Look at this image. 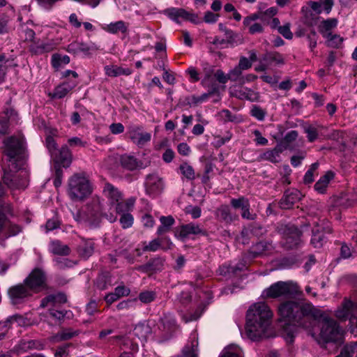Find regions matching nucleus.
I'll return each instance as SVG.
<instances>
[{
    "label": "nucleus",
    "instance_id": "f257e3e1",
    "mask_svg": "<svg viewBox=\"0 0 357 357\" xmlns=\"http://www.w3.org/2000/svg\"><path fill=\"white\" fill-rule=\"evenodd\" d=\"M4 146L8 165L3 167V182L11 189H24L28 185V174L23 169L26 158L24 138L11 137L4 141Z\"/></svg>",
    "mask_w": 357,
    "mask_h": 357
},
{
    "label": "nucleus",
    "instance_id": "f03ea898",
    "mask_svg": "<svg viewBox=\"0 0 357 357\" xmlns=\"http://www.w3.org/2000/svg\"><path fill=\"white\" fill-rule=\"evenodd\" d=\"M314 310L310 303H300L294 301H285L279 305V324L287 342L293 341L297 326L314 328L317 324Z\"/></svg>",
    "mask_w": 357,
    "mask_h": 357
},
{
    "label": "nucleus",
    "instance_id": "7ed1b4c3",
    "mask_svg": "<svg viewBox=\"0 0 357 357\" xmlns=\"http://www.w3.org/2000/svg\"><path fill=\"white\" fill-rule=\"evenodd\" d=\"M273 313L264 302L255 303L248 310L245 333L248 337L257 340L265 336Z\"/></svg>",
    "mask_w": 357,
    "mask_h": 357
},
{
    "label": "nucleus",
    "instance_id": "20e7f679",
    "mask_svg": "<svg viewBox=\"0 0 357 357\" xmlns=\"http://www.w3.org/2000/svg\"><path fill=\"white\" fill-rule=\"evenodd\" d=\"M104 210L100 199L96 198L87 204L84 209L76 213L74 218L78 222L95 228L100 226L105 213H107L103 212Z\"/></svg>",
    "mask_w": 357,
    "mask_h": 357
},
{
    "label": "nucleus",
    "instance_id": "39448f33",
    "mask_svg": "<svg viewBox=\"0 0 357 357\" xmlns=\"http://www.w3.org/2000/svg\"><path fill=\"white\" fill-rule=\"evenodd\" d=\"M317 324V323L316 324ZM317 325L310 327L309 333L315 337L318 342L322 341L323 342H339L342 340L343 331L340 328L337 322L329 318H324L319 324L321 327L319 338L315 337L316 333L314 331Z\"/></svg>",
    "mask_w": 357,
    "mask_h": 357
},
{
    "label": "nucleus",
    "instance_id": "423d86ee",
    "mask_svg": "<svg viewBox=\"0 0 357 357\" xmlns=\"http://www.w3.org/2000/svg\"><path fill=\"white\" fill-rule=\"evenodd\" d=\"M91 192V185L86 176L75 174L69 178L68 193L71 199L82 200Z\"/></svg>",
    "mask_w": 357,
    "mask_h": 357
},
{
    "label": "nucleus",
    "instance_id": "0eeeda50",
    "mask_svg": "<svg viewBox=\"0 0 357 357\" xmlns=\"http://www.w3.org/2000/svg\"><path fill=\"white\" fill-rule=\"evenodd\" d=\"M301 294L302 291L298 285L292 281L275 282L263 291L264 297L273 298Z\"/></svg>",
    "mask_w": 357,
    "mask_h": 357
},
{
    "label": "nucleus",
    "instance_id": "6e6552de",
    "mask_svg": "<svg viewBox=\"0 0 357 357\" xmlns=\"http://www.w3.org/2000/svg\"><path fill=\"white\" fill-rule=\"evenodd\" d=\"M33 295L23 282L11 286L8 289L10 303L17 307L29 301Z\"/></svg>",
    "mask_w": 357,
    "mask_h": 357
},
{
    "label": "nucleus",
    "instance_id": "1a4fd4ad",
    "mask_svg": "<svg viewBox=\"0 0 357 357\" xmlns=\"http://www.w3.org/2000/svg\"><path fill=\"white\" fill-rule=\"evenodd\" d=\"M46 275L40 268L33 269L24 280L23 283L33 294H36L46 287Z\"/></svg>",
    "mask_w": 357,
    "mask_h": 357
},
{
    "label": "nucleus",
    "instance_id": "9d476101",
    "mask_svg": "<svg viewBox=\"0 0 357 357\" xmlns=\"http://www.w3.org/2000/svg\"><path fill=\"white\" fill-rule=\"evenodd\" d=\"M135 199H129L126 202L119 201L110 206L109 210L113 211L109 213H105V218L110 222H114L117 220V214L122 215L123 213H129L135 204Z\"/></svg>",
    "mask_w": 357,
    "mask_h": 357
},
{
    "label": "nucleus",
    "instance_id": "9b49d317",
    "mask_svg": "<svg viewBox=\"0 0 357 357\" xmlns=\"http://www.w3.org/2000/svg\"><path fill=\"white\" fill-rule=\"evenodd\" d=\"M128 135L130 140L139 148L144 147L151 139V134L139 126L129 127Z\"/></svg>",
    "mask_w": 357,
    "mask_h": 357
},
{
    "label": "nucleus",
    "instance_id": "f8f14e48",
    "mask_svg": "<svg viewBox=\"0 0 357 357\" xmlns=\"http://www.w3.org/2000/svg\"><path fill=\"white\" fill-rule=\"evenodd\" d=\"M146 193L151 197L160 195L164 189L162 179L156 174H149L145 181Z\"/></svg>",
    "mask_w": 357,
    "mask_h": 357
},
{
    "label": "nucleus",
    "instance_id": "ddd939ff",
    "mask_svg": "<svg viewBox=\"0 0 357 357\" xmlns=\"http://www.w3.org/2000/svg\"><path fill=\"white\" fill-rule=\"evenodd\" d=\"M229 94L241 100H248L252 102L258 100L259 95L253 90L243 86L234 85L229 88Z\"/></svg>",
    "mask_w": 357,
    "mask_h": 357
},
{
    "label": "nucleus",
    "instance_id": "4468645a",
    "mask_svg": "<svg viewBox=\"0 0 357 357\" xmlns=\"http://www.w3.org/2000/svg\"><path fill=\"white\" fill-rule=\"evenodd\" d=\"M301 192L296 189L288 190L280 200L279 204L282 209L290 208L295 203L301 199Z\"/></svg>",
    "mask_w": 357,
    "mask_h": 357
},
{
    "label": "nucleus",
    "instance_id": "2eb2a0df",
    "mask_svg": "<svg viewBox=\"0 0 357 357\" xmlns=\"http://www.w3.org/2000/svg\"><path fill=\"white\" fill-rule=\"evenodd\" d=\"M301 231L295 227H290L284 234V245L287 248L292 249L298 246L301 242Z\"/></svg>",
    "mask_w": 357,
    "mask_h": 357
},
{
    "label": "nucleus",
    "instance_id": "dca6fc26",
    "mask_svg": "<svg viewBox=\"0 0 357 357\" xmlns=\"http://www.w3.org/2000/svg\"><path fill=\"white\" fill-rule=\"evenodd\" d=\"M355 304L350 300L344 299L342 305L336 310L335 317L342 321H345L347 319L350 320V317L353 314H356V311H354Z\"/></svg>",
    "mask_w": 357,
    "mask_h": 357
},
{
    "label": "nucleus",
    "instance_id": "f3484780",
    "mask_svg": "<svg viewBox=\"0 0 357 357\" xmlns=\"http://www.w3.org/2000/svg\"><path fill=\"white\" fill-rule=\"evenodd\" d=\"M95 251V243L92 239L81 238L77 247L79 256L85 259L89 258Z\"/></svg>",
    "mask_w": 357,
    "mask_h": 357
},
{
    "label": "nucleus",
    "instance_id": "a211bd4d",
    "mask_svg": "<svg viewBox=\"0 0 357 357\" xmlns=\"http://www.w3.org/2000/svg\"><path fill=\"white\" fill-rule=\"evenodd\" d=\"M179 237L182 239L189 237L190 235L205 234V231L197 224L189 223L182 225L178 231Z\"/></svg>",
    "mask_w": 357,
    "mask_h": 357
},
{
    "label": "nucleus",
    "instance_id": "6ab92c4d",
    "mask_svg": "<svg viewBox=\"0 0 357 357\" xmlns=\"http://www.w3.org/2000/svg\"><path fill=\"white\" fill-rule=\"evenodd\" d=\"M119 161L121 165L128 170H135L138 168H142L143 164L141 161L138 160L134 155L129 154H123L120 156Z\"/></svg>",
    "mask_w": 357,
    "mask_h": 357
},
{
    "label": "nucleus",
    "instance_id": "aec40b11",
    "mask_svg": "<svg viewBox=\"0 0 357 357\" xmlns=\"http://www.w3.org/2000/svg\"><path fill=\"white\" fill-rule=\"evenodd\" d=\"M56 162L63 167H68L72 162V153L68 147L65 145L58 149L57 155L52 156Z\"/></svg>",
    "mask_w": 357,
    "mask_h": 357
},
{
    "label": "nucleus",
    "instance_id": "412c9836",
    "mask_svg": "<svg viewBox=\"0 0 357 357\" xmlns=\"http://www.w3.org/2000/svg\"><path fill=\"white\" fill-rule=\"evenodd\" d=\"M215 214L220 221L225 223H231L238 218L237 215L231 213V209L227 205H221L217 208Z\"/></svg>",
    "mask_w": 357,
    "mask_h": 357
},
{
    "label": "nucleus",
    "instance_id": "4be33fe9",
    "mask_svg": "<svg viewBox=\"0 0 357 357\" xmlns=\"http://www.w3.org/2000/svg\"><path fill=\"white\" fill-rule=\"evenodd\" d=\"M102 28L106 32L112 34H116L118 33L126 34L128 31V24L122 20H119L111 22L109 24H105Z\"/></svg>",
    "mask_w": 357,
    "mask_h": 357
},
{
    "label": "nucleus",
    "instance_id": "5701e85b",
    "mask_svg": "<svg viewBox=\"0 0 357 357\" xmlns=\"http://www.w3.org/2000/svg\"><path fill=\"white\" fill-rule=\"evenodd\" d=\"M338 24V20L336 18H328L322 20L319 26L318 30L321 34L323 38L332 34L333 30H334Z\"/></svg>",
    "mask_w": 357,
    "mask_h": 357
},
{
    "label": "nucleus",
    "instance_id": "b1692460",
    "mask_svg": "<svg viewBox=\"0 0 357 357\" xmlns=\"http://www.w3.org/2000/svg\"><path fill=\"white\" fill-rule=\"evenodd\" d=\"M56 43L52 40L38 42L30 45V50L35 54H43L52 51Z\"/></svg>",
    "mask_w": 357,
    "mask_h": 357
},
{
    "label": "nucleus",
    "instance_id": "393cba45",
    "mask_svg": "<svg viewBox=\"0 0 357 357\" xmlns=\"http://www.w3.org/2000/svg\"><path fill=\"white\" fill-rule=\"evenodd\" d=\"M4 195V190L0 184V233L6 225V216L11 213V207L9 204L5 203L2 199Z\"/></svg>",
    "mask_w": 357,
    "mask_h": 357
},
{
    "label": "nucleus",
    "instance_id": "a878e982",
    "mask_svg": "<svg viewBox=\"0 0 357 357\" xmlns=\"http://www.w3.org/2000/svg\"><path fill=\"white\" fill-rule=\"evenodd\" d=\"M105 196L109 199L110 205L112 206L117 202L121 200L122 195L119 190L110 183H106L103 189Z\"/></svg>",
    "mask_w": 357,
    "mask_h": 357
},
{
    "label": "nucleus",
    "instance_id": "bb28decb",
    "mask_svg": "<svg viewBox=\"0 0 357 357\" xmlns=\"http://www.w3.org/2000/svg\"><path fill=\"white\" fill-rule=\"evenodd\" d=\"M77 82H66L56 86L53 93V98H62L65 97L77 85Z\"/></svg>",
    "mask_w": 357,
    "mask_h": 357
},
{
    "label": "nucleus",
    "instance_id": "cd10ccee",
    "mask_svg": "<svg viewBox=\"0 0 357 357\" xmlns=\"http://www.w3.org/2000/svg\"><path fill=\"white\" fill-rule=\"evenodd\" d=\"M6 119L0 120V134L5 135L7 133L8 130V121H17V115L15 111L9 108L4 112Z\"/></svg>",
    "mask_w": 357,
    "mask_h": 357
},
{
    "label": "nucleus",
    "instance_id": "c85d7f7f",
    "mask_svg": "<svg viewBox=\"0 0 357 357\" xmlns=\"http://www.w3.org/2000/svg\"><path fill=\"white\" fill-rule=\"evenodd\" d=\"M284 149L282 145L278 144L274 149L264 152L262 158L273 163L278 162L280 160V154Z\"/></svg>",
    "mask_w": 357,
    "mask_h": 357
},
{
    "label": "nucleus",
    "instance_id": "c756f323",
    "mask_svg": "<svg viewBox=\"0 0 357 357\" xmlns=\"http://www.w3.org/2000/svg\"><path fill=\"white\" fill-rule=\"evenodd\" d=\"M165 14L174 21H178V18L190 20V15L183 8H169L164 11Z\"/></svg>",
    "mask_w": 357,
    "mask_h": 357
},
{
    "label": "nucleus",
    "instance_id": "7c9ffc66",
    "mask_svg": "<svg viewBox=\"0 0 357 357\" xmlns=\"http://www.w3.org/2000/svg\"><path fill=\"white\" fill-rule=\"evenodd\" d=\"M333 177L334 174L332 172H327L315 183L314 190L320 194L325 193L329 182L333 178Z\"/></svg>",
    "mask_w": 357,
    "mask_h": 357
},
{
    "label": "nucleus",
    "instance_id": "2f4dec72",
    "mask_svg": "<svg viewBox=\"0 0 357 357\" xmlns=\"http://www.w3.org/2000/svg\"><path fill=\"white\" fill-rule=\"evenodd\" d=\"M105 74L109 77H118L122 75H129L131 70L129 68H123L117 66H106L105 67Z\"/></svg>",
    "mask_w": 357,
    "mask_h": 357
},
{
    "label": "nucleus",
    "instance_id": "473e14b6",
    "mask_svg": "<svg viewBox=\"0 0 357 357\" xmlns=\"http://www.w3.org/2000/svg\"><path fill=\"white\" fill-rule=\"evenodd\" d=\"M160 221L161 222V225L158 228L157 234L158 235H162L167 231H169L172 227V226L174 224L175 220L172 218V216H161L160 218Z\"/></svg>",
    "mask_w": 357,
    "mask_h": 357
},
{
    "label": "nucleus",
    "instance_id": "72a5a7b5",
    "mask_svg": "<svg viewBox=\"0 0 357 357\" xmlns=\"http://www.w3.org/2000/svg\"><path fill=\"white\" fill-rule=\"evenodd\" d=\"M50 250L53 254L58 255H68L70 253V248L59 241H54L50 243Z\"/></svg>",
    "mask_w": 357,
    "mask_h": 357
},
{
    "label": "nucleus",
    "instance_id": "f704fd0d",
    "mask_svg": "<svg viewBox=\"0 0 357 357\" xmlns=\"http://www.w3.org/2000/svg\"><path fill=\"white\" fill-rule=\"evenodd\" d=\"M317 227H319V225ZM324 232V231H320L319 228H314L312 229L311 243L314 248H321L323 245L325 241Z\"/></svg>",
    "mask_w": 357,
    "mask_h": 357
},
{
    "label": "nucleus",
    "instance_id": "c9c22d12",
    "mask_svg": "<svg viewBox=\"0 0 357 357\" xmlns=\"http://www.w3.org/2000/svg\"><path fill=\"white\" fill-rule=\"evenodd\" d=\"M79 334V331L73 330V328H63L54 336L55 341L68 340L77 336Z\"/></svg>",
    "mask_w": 357,
    "mask_h": 357
},
{
    "label": "nucleus",
    "instance_id": "e433bc0d",
    "mask_svg": "<svg viewBox=\"0 0 357 357\" xmlns=\"http://www.w3.org/2000/svg\"><path fill=\"white\" fill-rule=\"evenodd\" d=\"M90 50L89 47L82 43H72L70 45H68L67 51L69 53L77 54L79 52H83L84 54H86L89 53Z\"/></svg>",
    "mask_w": 357,
    "mask_h": 357
},
{
    "label": "nucleus",
    "instance_id": "4c0bfd02",
    "mask_svg": "<svg viewBox=\"0 0 357 357\" xmlns=\"http://www.w3.org/2000/svg\"><path fill=\"white\" fill-rule=\"evenodd\" d=\"M262 61L266 62L268 66L273 63H275L277 64L284 63V59L282 56L278 52L266 53L262 57Z\"/></svg>",
    "mask_w": 357,
    "mask_h": 357
},
{
    "label": "nucleus",
    "instance_id": "58836bf2",
    "mask_svg": "<svg viewBox=\"0 0 357 357\" xmlns=\"http://www.w3.org/2000/svg\"><path fill=\"white\" fill-rule=\"evenodd\" d=\"M243 351L236 345H229L225 348L220 357H242Z\"/></svg>",
    "mask_w": 357,
    "mask_h": 357
},
{
    "label": "nucleus",
    "instance_id": "ea45409f",
    "mask_svg": "<svg viewBox=\"0 0 357 357\" xmlns=\"http://www.w3.org/2000/svg\"><path fill=\"white\" fill-rule=\"evenodd\" d=\"M324 38L326 39V45L333 48H339L343 42V38L337 34L332 33L326 36Z\"/></svg>",
    "mask_w": 357,
    "mask_h": 357
},
{
    "label": "nucleus",
    "instance_id": "a19ab883",
    "mask_svg": "<svg viewBox=\"0 0 357 357\" xmlns=\"http://www.w3.org/2000/svg\"><path fill=\"white\" fill-rule=\"evenodd\" d=\"M271 245L264 242H259L252 247L251 253L254 257L266 253L271 248Z\"/></svg>",
    "mask_w": 357,
    "mask_h": 357
},
{
    "label": "nucleus",
    "instance_id": "79ce46f5",
    "mask_svg": "<svg viewBox=\"0 0 357 357\" xmlns=\"http://www.w3.org/2000/svg\"><path fill=\"white\" fill-rule=\"evenodd\" d=\"M142 250L144 252H155L161 248V240L160 238H155L150 241L149 243L143 242L142 243Z\"/></svg>",
    "mask_w": 357,
    "mask_h": 357
},
{
    "label": "nucleus",
    "instance_id": "37998d69",
    "mask_svg": "<svg viewBox=\"0 0 357 357\" xmlns=\"http://www.w3.org/2000/svg\"><path fill=\"white\" fill-rule=\"evenodd\" d=\"M133 332L139 339L144 340L150 333V328L146 324H139L135 327Z\"/></svg>",
    "mask_w": 357,
    "mask_h": 357
},
{
    "label": "nucleus",
    "instance_id": "c03bdc74",
    "mask_svg": "<svg viewBox=\"0 0 357 357\" xmlns=\"http://www.w3.org/2000/svg\"><path fill=\"white\" fill-rule=\"evenodd\" d=\"M179 169L182 175L188 180H193L195 178V171L191 165L187 162L181 164Z\"/></svg>",
    "mask_w": 357,
    "mask_h": 357
},
{
    "label": "nucleus",
    "instance_id": "a18cd8bd",
    "mask_svg": "<svg viewBox=\"0 0 357 357\" xmlns=\"http://www.w3.org/2000/svg\"><path fill=\"white\" fill-rule=\"evenodd\" d=\"M319 162H314L311 165L309 169L305 172L303 177V182L305 184H310L314 181V176L319 167Z\"/></svg>",
    "mask_w": 357,
    "mask_h": 357
},
{
    "label": "nucleus",
    "instance_id": "49530a36",
    "mask_svg": "<svg viewBox=\"0 0 357 357\" xmlns=\"http://www.w3.org/2000/svg\"><path fill=\"white\" fill-rule=\"evenodd\" d=\"M231 206L235 209L243 210L249 204V200L245 197H240L238 199L233 198L231 199Z\"/></svg>",
    "mask_w": 357,
    "mask_h": 357
},
{
    "label": "nucleus",
    "instance_id": "de8ad7c7",
    "mask_svg": "<svg viewBox=\"0 0 357 357\" xmlns=\"http://www.w3.org/2000/svg\"><path fill=\"white\" fill-rule=\"evenodd\" d=\"M306 38L308 41L309 48L310 49V51L313 52L317 47L319 36L317 32L314 29H312L306 34Z\"/></svg>",
    "mask_w": 357,
    "mask_h": 357
},
{
    "label": "nucleus",
    "instance_id": "09e8293b",
    "mask_svg": "<svg viewBox=\"0 0 357 357\" xmlns=\"http://www.w3.org/2000/svg\"><path fill=\"white\" fill-rule=\"evenodd\" d=\"M9 60L4 54H0V84L5 79V76L8 67Z\"/></svg>",
    "mask_w": 357,
    "mask_h": 357
},
{
    "label": "nucleus",
    "instance_id": "8fccbe9b",
    "mask_svg": "<svg viewBox=\"0 0 357 357\" xmlns=\"http://www.w3.org/2000/svg\"><path fill=\"white\" fill-rule=\"evenodd\" d=\"M46 146L52 157L57 155L58 149L54 139L52 136H47L45 139Z\"/></svg>",
    "mask_w": 357,
    "mask_h": 357
},
{
    "label": "nucleus",
    "instance_id": "3c124183",
    "mask_svg": "<svg viewBox=\"0 0 357 357\" xmlns=\"http://www.w3.org/2000/svg\"><path fill=\"white\" fill-rule=\"evenodd\" d=\"M155 298V294L152 291H142L139 294V299L144 303H149Z\"/></svg>",
    "mask_w": 357,
    "mask_h": 357
},
{
    "label": "nucleus",
    "instance_id": "603ef678",
    "mask_svg": "<svg viewBox=\"0 0 357 357\" xmlns=\"http://www.w3.org/2000/svg\"><path fill=\"white\" fill-rule=\"evenodd\" d=\"M133 220V217L130 213L122 214L119 220L121 227L123 229H127L132 227Z\"/></svg>",
    "mask_w": 357,
    "mask_h": 357
},
{
    "label": "nucleus",
    "instance_id": "864d4df0",
    "mask_svg": "<svg viewBox=\"0 0 357 357\" xmlns=\"http://www.w3.org/2000/svg\"><path fill=\"white\" fill-rule=\"evenodd\" d=\"M7 323L8 326L10 327V324L16 323L18 326H24L26 324V319L20 314H15L13 316L10 317L7 319V320L4 322Z\"/></svg>",
    "mask_w": 357,
    "mask_h": 357
},
{
    "label": "nucleus",
    "instance_id": "5fc2aeb1",
    "mask_svg": "<svg viewBox=\"0 0 357 357\" xmlns=\"http://www.w3.org/2000/svg\"><path fill=\"white\" fill-rule=\"evenodd\" d=\"M216 89L213 88L211 91H208V93H203L201 96H192V101L195 104H199L203 102H205L210 96H211L213 93H214L216 91Z\"/></svg>",
    "mask_w": 357,
    "mask_h": 357
},
{
    "label": "nucleus",
    "instance_id": "6e6d98bb",
    "mask_svg": "<svg viewBox=\"0 0 357 357\" xmlns=\"http://www.w3.org/2000/svg\"><path fill=\"white\" fill-rule=\"evenodd\" d=\"M265 112L259 106H253L251 109V115L259 121H263L265 118Z\"/></svg>",
    "mask_w": 357,
    "mask_h": 357
},
{
    "label": "nucleus",
    "instance_id": "4d7b16f0",
    "mask_svg": "<svg viewBox=\"0 0 357 357\" xmlns=\"http://www.w3.org/2000/svg\"><path fill=\"white\" fill-rule=\"evenodd\" d=\"M52 62L54 66L59 65L61 63L67 64L70 62V58L68 56H61L58 54H54L52 58Z\"/></svg>",
    "mask_w": 357,
    "mask_h": 357
},
{
    "label": "nucleus",
    "instance_id": "13d9d810",
    "mask_svg": "<svg viewBox=\"0 0 357 357\" xmlns=\"http://www.w3.org/2000/svg\"><path fill=\"white\" fill-rule=\"evenodd\" d=\"M356 345H347L345 346L342 350L341 351V353L340 355H338L337 357H351L352 355L354 353L355 347Z\"/></svg>",
    "mask_w": 357,
    "mask_h": 357
},
{
    "label": "nucleus",
    "instance_id": "bf43d9fd",
    "mask_svg": "<svg viewBox=\"0 0 357 357\" xmlns=\"http://www.w3.org/2000/svg\"><path fill=\"white\" fill-rule=\"evenodd\" d=\"M305 132L307 134L308 141L310 142H314L318 137V132L314 127L309 126L305 129Z\"/></svg>",
    "mask_w": 357,
    "mask_h": 357
},
{
    "label": "nucleus",
    "instance_id": "052dcab7",
    "mask_svg": "<svg viewBox=\"0 0 357 357\" xmlns=\"http://www.w3.org/2000/svg\"><path fill=\"white\" fill-rule=\"evenodd\" d=\"M185 212L190 214L193 219H197L201 216V208L198 206H189L185 208Z\"/></svg>",
    "mask_w": 357,
    "mask_h": 357
},
{
    "label": "nucleus",
    "instance_id": "680f3d73",
    "mask_svg": "<svg viewBox=\"0 0 357 357\" xmlns=\"http://www.w3.org/2000/svg\"><path fill=\"white\" fill-rule=\"evenodd\" d=\"M114 292L120 298L121 297L128 296L130 293V290L129 288L126 287L124 285H120L114 289Z\"/></svg>",
    "mask_w": 357,
    "mask_h": 357
},
{
    "label": "nucleus",
    "instance_id": "e2e57ef3",
    "mask_svg": "<svg viewBox=\"0 0 357 357\" xmlns=\"http://www.w3.org/2000/svg\"><path fill=\"white\" fill-rule=\"evenodd\" d=\"M68 144L70 147H84L86 142H83L79 137H73L68 139Z\"/></svg>",
    "mask_w": 357,
    "mask_h": 357
},
{
    "label": "nucleus",
    "instance_id": "0e129e2a",
    "mask_svg": "<svg viewBox=\"0 0 357 357\" xmlns=\"http://www.w3.org/2000/svg\"><path fill=\"white\" fill-rule=\"evenodd\" d=\"M247 26L248 27L249 33L251 34L259 33L264 31L263 26L257 22L250 23V25Z\"/></svg>",
    "mask_w": 357,
    "mask_h": 357
},
{
    "label": "nucleus",
    "instance_id": "69168bd1",
    "mask_svg": "<svg viewBox=\"0 0 357 357\" xmlns=\"http://www.w3.org/2000/svg\"><path fill=\"white\" fill-rule=\"evenodd\" d=\"M161 321L164 325V326H167V328H171L176 324V320L172 314H165L162 319Z\"/></svg>",
    "mask_w": 357,
    "mask_h": 357
},
{
    "label": "nucleus",
    "instance_id": "338daca9",
    "mask_svg": "<svg viewBox=\"0 0 357 357\" xmlns=\"http://www.w3.org/2000/svg\"><path fill=\"white\" fill-rule=\"evenodd\" d=\"M242 74V70L236 66L228 73L229 79L231 81H236Z\"/></svg>",
    "mask_w": 357,
    "mask_h": 357
},
{
    "label": "nucleus",
    "instance_id": "774afa93",
    "mask_svg": "<svg viewBox=\"0 0 357 357\" xmlns=\"http://www.w3.org/2000/svg\"><path fill=\"white\" fill-rule=\"evenodd\" d=\"M278 31L287 39H291L293 37L289 24L279 26Z\"/></svg>",
    "mask_w": 357,
    "mask_h": 357
}]
</instances>
